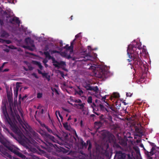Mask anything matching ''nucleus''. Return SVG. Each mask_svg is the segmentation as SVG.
<instances>
[{
    "label": "nucleus",
    "mask_w": 159,
    "mask_h": 159,
    "mask_svg": "<svg viewBox=\"0 0 159 159\" xmlns=\"http://www.w3.org/2000/svg\"><path fill=\"white\" fill-rule=\"evenodd\" d=\"M77 93L80 95H82L83 94V92L81 90H79V91H77Z\"/></svg>",
    "instance_id": "e433bc0d"
},
{
    "label": "nucleus",
    "mask_w": 159,
    "mask_h": 159,
    "mask_svg": "<svg viewBox=\"0 0 159 159\" xmlns=\"http://www.w3.org/2000/svg\"><path fill=\"white\" fill-rule=\"evenodd\" d=\"M52 60L53 65L56 67H64V66L66 65V64L65 62L62 61L59 62H58L55 60L54 57Z\"/></svg>",
    "instance_id": "20e7f679"
},
{
    "label": "nucleus",
    "mask_w": 159,
    "mask_h": 159,
    "mask_svg": "<svg viewBox=\"0 0 159 159\" xmlns=\"http://www.w3.org/2000/svg\"><path fill=\"white\" fill-rule=\"evenodd\" d=\"M91 107L93 109V112L97 115L99 116L100 114V113L99 111V107L98 104L96 105L94 102L91 105Z\"/></svg>",
    "instance_id": "423d86ee"
},
{
    "label": "nucleus",
    "mask_w": 159,
    "mask_h": 159,
    "mask_svg": "<svg viewBox=\"0 0 159 159\" xmlns=\"http://www.w3.org/2000/svg\"><path fill=\"white\" fill-rule=\"evenodd\" d=\"M38 66V67L40 69V70H42L43 69V66L41 65V63L40 62L38 64V65H37Z\"/></svg>",
    "instance_id": "09e8293b"
},
{
    "label": "nucleus",
    "mask_w": 159,
    "mask_h": 159,
    "mask_svg": "<svg viewBox=\"0 0 159 159\" xmlns=\"http://www.w3.org/2000/svg\"><path fill=\"white\" fill-rule=\"evenodd\" d=\"M37 148L39 150V154H43L45 153V152L43 150H42L39 148Z\"/></svg>",
    "instance_id": "ea45409f"
},
{
    "label": "nucleus",
    "mask_w": 159,
    "mask_h": 159,
    "mask_svg": "<svg viewBox=\"0 0 159 159\" xmlns=\"http://www.w3.org/2000/svg\"><path fill=\"white\" fill-rule=\"evenodd\" d=\"M52 52L53 53H59V52L58 51H57L56 50H53L52 51Z\"/></svg>",
    "instance_id": "864d4df0"
},
{
    "label": "nucleus",
    "mask_w": 159,
    "mask_h": 159,
    "mask_svg": "<svg viewBox=\"0 0 159 159\" xmlns=\"http://www.w3.org/2000/svg\"><path fill=\"white\" fill-rule=\"evenodd\" d=\"M24 125H25V127L26 129H29L30 128V127L28 125V124H26V123L24 124H24H23L22 125H21V126L24 129H25V127L24 126Z\"/></svg>",
    "instance_id": "72a5a7b5"
},
{
    "label": "nucleus",
    "mask_w": 159,
    "mask_h": 159,
    "mask_svg": "<svg viewBox=\"0 0 159 159\" xmlns=\"http://www.w3.org/2000/svg\"><path fill=\"white\" fill-rule=\"evenodd\" d=\"M137 48L138 50H139L141 48V45L137 43L135 46L132 44L129 45L127 48V53L130 60L128 59L129 62L133 61V65L130 63L131 69L134 66L135 67H140L143 64V62L139 57V51H137Z\"/></svg>",
    "instance_id": "f257e3e1"
},
{
    "label": "nucleus",
    "mask_w": 159,
    "mask_h": 159,
    "mask_svg": "<svg viewBox=\"0 0 159 159\" xmlns=\"http://www.w3.org/2000/svg\"><path fill=\"white\" fill-rule=\"evenodd\" d=\"M132 95V94L130 93H126V95L127 97H130Z\"/></svg>",
    "instance_id": "13d9d810"
},
{
    "label": "nucleus",
    "mask_w": 159,
    "mask_h": 159,
    "mask_svg": "<svg viewBox=\"0 0 159 159\" xmlns=\"http://www.w3.org/2000/svg\"><path fill=\"white\" fill-rule=\"evenodd\" d=\"M3 25H4V22H3V21L2 20L0 19V26H2Z\"/></svg>",
    "instance_id": "3c124183"
},
{
    "label": "nucleus",
    "mask_w": 159,
    "mask_h": 159,
    "mask_svg": "<svg viewBox=\"0 0 159 159\" xmlns=\"http://www.w3.org/2000/svg\"><path fill=\"white\" fill-rule=\"evenodd\" d=\"M74 133H75V137L78 139H79V137H78V136L77 133H76V131L75 130L74 131Z\"/></svg>",
    "instance_id": "052dcab7"
},
{
    "label": "nucleus",
    "mask_w": 159,
    "mask_h": 159,
    "mask_svg": "<svg viewBox=\"0 0 159 159\" xmlns=\"http://www.w3.org/2000/svg\"><path fill=\"white\" fill-rule=\"evenodd\" d=\"M48 62V60L45 59L43 61V62L44 64L47 63Z\"/></svg>",
    "instance_id": "4d7b16f0"
},
{
    "label": "nucleus",
    "mask_w": 159,
    "mask_h": 159,
    "mask_svg": "<svg viewBox=\"0 0 159 159\" xmlns=\"http://www.w3.org/2000/svg\"><path fill=\"white\" fill-rule=\"evenodd\" d=\"M88 145V150L89 153L91 154V148H92V144L90 142V140H89V143Z\"/></svg>",
    "instance_id": "b1692460"
},
{
    "label": "nucleus",
    "mask_w": 159,
    "mask_h": 159,
    "mask_svg": "<svg viewBox=\"0 0 159 159\" xmlns=\"http://www.w3.org/2000/svg\"><path fill=\"white\" fill-rule=\"evenodd\" d=\"M80 36V34L79 33V34H77L76 35H75V38H79Z\"/></svg>",
    "instance_id": "69168bd1"
},
{
    "label": "nucleus",
    "mask_w": 159,
    "mask_h": 159,
    "mask_svg": "<svg viewBox=\"0 0 159 159\" xmlns=\"http://www.w3.org/2000/svg\"><path fill=\"white\" fill-rule=\"evenodd\" d=\"M43 127L45 128L50 133L52 134L53 135H55L56 134V133L54 131V129L52 128V129H50V128L48 127L47 125H46L45 124H43L42 126Z\"/></svg>",
    "instance_id": "ddd939ff"
},
{
    "label": "nucleus",
    "mask_w": 159,
    "mask_h": 159,
    "mask_svg": "<svg viewBox=\"0 0 159 159\" xmlns=\"http://www.w3.org/2000/svg\"><path fill=\"white\" fill-rule=\"evenodd\" d=\"M2 111L4 116L6 120L11 126V128L13 131L16 134L20 135L21 133V131L16 125L11 120L9 117L7 111L6 107L4 106L2 108Z\"/></svg>",
    "instance_id": "f03ea898"
},
{
    "label": "nucleus",
    "mask_w": 159,
    "mask_h": 159,
    "mask_svg": "<svg viewBox=\"0 0 159 159\" xmlns=\"http://www.w3.org/2000/svg\"><path fill=\"white\" fill-rule=\"evenodd\" d=\"M10 22L12 24H17L19 25L20 24V20L19 18L16 16L14 17L13 18H11L9 20Z\"/></svg>",
    "instance_id": "9b49d317"
},
{
    "label": "nucleus",
    "mask_w": 159,
    "mask_h": 159,
    "mask_svg": "<svg viewBox=\"0 0 159 159\" xmlns=\"http://www.w3.org/2000/svg\"><path fill=\"white\" fill-rule=\"evenodd\" d=\"M80 144H81V146L82 145H83V144L84 143V141L82 139H80Z\"/></svg>",
    "instance_id": "680f3d73"
},
{
    "label": "nucleus",
    "mask_w": 159,
    "mask_h": 159,
    "mask_svg": "<svg viewBox=\"0 0 159 159\" xmlns=\"http://www.w3.org/2000/svg\"><path fill=\"white\" fill-rule=\"evenodd\" d=\"M43 54L45 55L46 57L48 58L49 60L52 59V60L53 58H54L53 57L50 56L49 52L48 51L44 52Z\"/></svg>",
    "instance_id": "6ab92c4d"
},
{
    "label": "nucleus",
    "mask_w": 159,
    "mask_h": 159,
    "mask_svg": "<svg viewBox=\"0 0 159 159\" xmlns=\"http://www.w3.org/2000/svg\"><path fill=\"white\" fill-rule=\"evenodd\" d=\"M13 106V102H10L9 103V109L11 112H12V107Z\"/></svg>",
    "instance_id": "7c9ffc66"
},
{
    "label": "nucleus",
    "mask_w": 159,
    "mask_h": 159,
    "mask_svg": "<svg viewBox=\"0 0 159 159\" xmlns=\"http://www.w3.org/2000/svg\"><path fill=\"white\" fill-rule=\"evenodd\" d=\"M118 142L120 143V144L122 145L123 146H125L126 145V143L124 141V140L123 139L121 140H118Z\"/></svg>",
    "instance_id": "a878e982"
},
{
    "label": "nucleus",
    "mask_w": 159,
    "mask_h": 159,
    "mask_svg": "<svg viewBox=\"0 0 159 159\" xmlns=\"http://www.w3.org/2000/svg\"><path fill=\"white\" fill-rule=\"evenodd\" d=\"M74 102L75 103H81L82 102V101L80 99H75L74 101Z\"/></svg>",
    "instance_id": "37998d69"
},
{
    "label": "nucleus",
    "mask_w": 159,
    "mask_h": 159,
    "mask_svg": "<svg viewBox=\"0 0 159 159\" xmlns=\"http://www.w3.org/2000/svg\"><path fill=\"white\" fill-rule=\"evenodd\" d=\"M144 153L146 156L147 159H152V157H151L152 155H150L149 154L148 151L145 150L144 148Z\"/></svg>",
    "instance_id": "5701e85b"
},
{
    "label": "nucleus",
    "mask_w": 159,
    "mask_h": 159,
    "mask_svg": "<svg viewBox=\"0 0 159 159\" xmlns=\"http://www.w3.org/2000/svg\"><path fill=\"white\" fill-rule=\"evenodd\" d=\"M0 142L11 152L22 159L25 158V155L15 149L13 146L11 144L10 142L0 136Z\"/></svg>",
    "instance_id": "7ed1b4c3"
},
{
    "label": "nucleus",
    "mask_w": 159,
    "mask_h": 159,
    "mask_svg": "<svg viewBox=\"0 0 159 159\" xmlns=\"http://www.w3.org/2000/svg\"><path fill=\"white\" fill-rule=\"evenodd\" d=\"M11 41L9 40H5L2 39V43H6L7 44H9L11 43Z\"/></svg>",
    "instance_id": "cd10ccee"
},
{
    "label": "nucleus",
    "mask_w": 159,
    "mask_h": 159,
    "mask_svg": "<svg viewBox=\"0 0 159 159\" xmlns=\"http://www.w3.org/2000/svg\"><path fill=\"white\" fill-rule=\"evenodd\" d=\"M92 89L90 91H93L95 92H97L98 90V89L97 86L95 87H91Z\"/></svg>",
    "instance_id": "c756f323"
},
{
    "label": "nucleus",
    "mask_w": 159,
    "mask_h": 159,
    "mask_svg": "<svg viewBox=\"0 0 159 159\" xmlns=\"http://www.w3.org/2000/svg\"><path fill=\"white\" fill-rule=\"evenodd\" d=\"M101 72L100 73V75L99 76V77H102L104 74V72L103 70H102L101 69Z\"/></svg>",
    "instance_id": "c03bdc74"
},
{
    "label": "nucleus",
    "mask_w": 159,
    "mask_h": 159,
    "mask_svg": "<svg viewBox=\"0 0 159 159\" xmlns=\"http://www.w3.org/2000/svg\"><path fill=\"white\" fill-rule=\"evenodd\" d=\"M150 145L152 147V148L151 149V151L149 152H148L149 154L150 155H153L156 152V150L157 149L159 150V147H156L155 144L154 143L149 142Z\"/></svg>",
    "instance_id": "39448f33"
},
{
    "label": "nucleus",
    "mask_w": 159,
    "mask_h": 159,
    "mask_svg": "<svg viewBox=\"0 0 159 159\" xmlns=\"http://www.w3.org/2000/svg\"><path fill=\"white\" fill-rule=\"evenodd\" d=\"M66 49L68 50H70V52H73V48L70 46L68 47Z\"/></svg>",
    "instance_id": "473e14b6"
},
{
    "label": "nucleus",
    "mask_w": 159,
    "mask_h": 159,
    "mask_svg": "<svg viewBox=\"0 0 159 159\" xmlns=\"http://www.w3.org/2000/svg\"><path fill=\"white\" fill-rule=\"evenodd\" d=\"M109 106V108L113 111H114V112H116V109L115 108H113V107H112V106Z\"/></svg>",
    "instance_id": "49530a36"
},
{
    "label": "nucleus",
    "mask_w": 159,
    "mask_h": 159,
    "mask_svg": "<svg viewBox=\"0 0 159 159\" xmlns=\"http://www.w3.org/2000/svg\"><path fill=\"white\" fill-rule=\"evenodd\" d=\"M99 107L100 108V110L102 111H106L107 112L109 111V110L108 109L105 108L103 105L101 103H99Z\"/></svg>",
    "instance_id": "a211bd4d"
},
{
    "label": "nucleus",
    "mask_w": 159,
    "mask_h": 159,
    "mask_svg": "<svg viewBox=\"0 0 159 159\" xmlns=\"http://www.w3.org/2000/svg\"><path fill=\"white\" fill-rule=\"evenodd\" d=\"M116 154L118 155L119 159H125L126 157V154L125 153H123L121 151L116 152ZM128 157L130 158V156L129 155H128Z\"/></svg>",
    "instance_id": "9d476101"
},
{
    "label": "nucleus",
    "mask_w": 159,
    "mask_h": 159,
    "mask_svg": "<svg viewBox=\"0 0 159 159\" xmlns=\"http://www.w3.org/2000/svg\"><path fill=\"white\" fill-rule=\"evenodd\" d=\"M2 153L5 156L9 158V159H11L12 158L11 156L6 152H2Z\"/></svg>",
    "instance_id": "c85d7f7f"
},
{
    "label": "nucleus",
    "mask_w": 159,
    "mask_h": 159,
    "mask_svg": "<svg viewBox=\"0 0 159 159\" xmlns=\"http://www.w3.org/2000/svg\"><path fill=\"white\" fill-rule=\"evenodd\" d=\"M118 143H119L118 140H115L114 141L113 144L114 147L116 148H121V147Z\"/></svg>",
    "instance_id": "4be33fe9"
},
{
    "label": "nucleus",
    "mask_w": 159,
    "mask_h": 159,
    "mask_svg": "<svg viewBox=\"0 0 159 159\" xmlns=\"http://www.w3.org/2000/svg\"><path fill=\"white\" fill-rule=\"evenodd\" d=\"M89 140H87L86 143L84 142V143L82 145V146L83 148H87V147L88 146V144H89Z\"/></svg>",
    "instance_id": "bb28decb"
},
{
    "label": "nucleus",
    "mask_w": 159,
    "mask_h": 159,
    "mask_svg": "<svg viewBox=\"0 0 159 159\" xmlns=\"http://www.w3.org/2000/svg\"><path fill=\"white\" fill-rule=\"evenodd\" d=\"M7 95L9 103H10V102H13L12 99L11 98V96L9 95V93H7Z\"/></svg>",
    "instance_id": "2f4dec72"
},
{
    "label": "nucleus",
    "mask_w": 159,
    "mask_h": 159,
    "mask_svg": "<svg viewBox=\"0 0 159 159\" xmlns=\"http://www.w3.org/2000/svg\"><path fill=\"white\" fill-rule=\"evenodd\" d=\"M113 96L115 98H118L119 97V94L116 93H114L113 94Z\"/></svg>",
    "instance_id": "a19ab883"
},
{
    "label": "nucleus",
    "mask_w": 159,
    "mask_h": 159,
    "mask_svg": "<svg viewBox=\"0 0 159 159\" xmlns=\"http://www.w3.org/2000/svg\"><path fill=\"white\" fill-rule=\"evenodd\" d=\"M38 66V67L40 69V70H42L43 69V66L41 65V63L40 62L38 64V65H37Z\"/></svg>",
    "instance_id": "de8ad7c7"
},
{
    "label": "nucleus",
    "mask_w": 159,
    "mask_h": 159,
    "mask_svg": "<svg viewBox=\"0 0 159 159\" xmlns=\"http://www.w3.org/2000/svg\"><path fill=\"white\" fill-rule=\"evenodd\" d=\"M41 134L46 140L49 139L51 140L54 141L55 139V138L53 136L49 134L46 132H43Z\"/></svg>",
    "instance_id": "1a4fd4ad"
},
{
    "label": "nucleus",
    "mask_w": 159,
    "mask_h": 159,
    "mask_svg": "<svg viewBox=\"0 0 159 159\" xmlns=\"http://www.w3.org/2000/svg\"><path fill=\"white\" fill-rule=\"evenodd\" d=\"M63 125L64 127L66 129H67L68 128V123L67 122H65L63 124Z\"/></svg>",
    "instance_id": "58836bf2"
},
{
    "label": "nucleus",
    "mask_w": 159,
    "mask_h": 159,
    "mask_svg": "<svg viewBox=\"0 0 159 159\" xmlns=\"http://www.w3.org/2000/svg\"><path fill=\"white\" fill-rule=\"evenodd\" d=\"M102 101H104L105 103H106L108 106H109V105L107 101H105V100H106V96L102 97Z\"/></svg>",
    "instance_id": "c9c22d12"
},
{
    "label": "nucleus",
    "mask_w": 159,
    "mask_h": 159,
    "mask_svg": "<svg viewBox=\"0 0 159 159\" xmlns=\"http://www.w3.org/2000/svg\"><path fill=\"white\" fill-rule=\"evenodd\" d=\"M134 149L136 152V155L134 159H142L139 148L138 147H135L134 148Z\"/></svg>",
    "instance_id": "f8f14e48"
},
{
    "label": "nucleus",
    "mask_w": 159,
    "mask_h": 159,
    "mask_svg": "<svg viewBox=\"0 0 159 159\" xmlns=\"http://www.w3.org/2000/svg\"><path fill=\"white\" fill-rule=\"evenodd\" d=\"M87 102L89 103H92V97L91 96H89L87 99Z\"/></svg>",
    "instance_id": "f704fd0d"
},
{
    "label": "nucleus",
    "mask_w": 159,
    "mask_h": 159,
    "mask_svg": "<svg viewBox=\"0 0 159 159\" xmlns=\"http://www.w3.org/2000/svg\"><path fill=\"white\" fill-rule=\"evenodd\" d=\"M26 48L28 49L31 50V51H33V49L31 47H30V46H27L26 47Z\"/></svg>",
    "instance_id": "bf43d9fd"
},
{
    "label": "nucleus",
    "mask_w": 159,
    "mask_h": 159,
    "mask_svg": "<svg viewBox=\"0 0 159 159\" xmlns=\"http://www.w3.org/2000/svg\"><path fill=\"white\" fill-rule=\"evenodd\" d=\"M38 73L42 75L43 73L39 69L38 70Z\"/></svg>",
    "instance_id": "338daca9"
},
{
    "label": "nucleus",
    "mask_w": 159,
    "mask_h": 159,
    "mask_svg": "<svg viewBox=\"0 0 159 159\" xmlns=\"http://www.w3.org/2000/svg\"><path fill=\"white\" fill-rule=\"evenodd\" d=\"M28 68L29 70H32L33 69V68L31 66H28Z\"/></svg>",
    "instance_id": "6e6d98bb"
},
{
    "label": "nucleus",
    "mask_w": 159,
    "mask_h": 159,
    "mask_svg": "<svg viewBox=\"0 0 159 159\" xmlns=\"http://www.w3.org/2000/svg\"><path fill=\"white\" fill-rule=\"evenodd\" d=\"M83 86L87 90H90L92 89L91 88L92 86H90L89 84L84 83L83 84Z\"/></svg>",
    "instance_id": "aec40b11"
},
{
    "label": "nucleus",
    "mask_w": 159,
    "mask_h": 159,
    "mask_svg": "<svg viewBox=\"0 0 159 159\" xmlns=\"http://www.w3.org/2000/svg\"><path fill=\"white\" fill-rule=\"evenodd\" d=\"M85 105V103H83L81 104H74V106L75 107H76L78 109L82 110L84 109Z\"/></svg>",
    "instance_id": "dca6fc26"
},
{
    "label": "nucleus",
    "mask_w": 159,
    "mask_h": 159,
    "mask_svg": "<svg viewBox=\"0 0 159 159\" xmlns=\"http://www.w3.org/2000/svg\"><path fill=\"white\" fill-rule=\"evenodd\" d=\"M102 135L104 138H109L111 140H113V135L108 131L106 130L102 131Z\"/></svg>",
    "instance_id": "0eeeda50"
},
{
    "label": "nucleus",
    "mask_w": 159,
    "mask_h": 159,
    "mask_svg": "<svg viewBox=\"0 0 159 159\" xmlns=\"http://www.w3.org/2000/svg\"><path fill=\"white\" fill-rule=\"evenodd\" d=\"M32 150L34 152H37V150L35 148H32Z\"/></svg>",
    "instance_id": "0e129e2a"
},
{
    "label": "nucleus",
    "mask_w": 159,
    "mask_h": 159,
    "mask_svg": "<svg viewBox=\"0 0 159 159\" xmlns=\"http://www.w3.org/2000/svg\"><path fill=\"white\" fill-rule=\"evenodd\" d=\"M16 118L17 120L19 122L21 125H22L23 124H24V122L21 119L20 116L19 115H18L16 116Z\"/></svg>",
    "instance_id": "393cba45"
},
{
    "label": "nucleus",
    "mask_w": 159,
    "mask_h": 159,
    "mask_svg": "<svg viewBox=\"0 0 159 159\" xmlns=\"http://www.w3.org/2000/svg\"><path fill=\"white\" fill-rule=\"evenodd\" d=\"M42 75L43 77H45L48 80V81L50 80V79L49 78H48L47 77L48 74L47 73H43L42 74Z\"/></svg>",
    "instance_id": "4c0bfd02"
},
{
    "label": "nucleus",
    "mask_w": 159,
    "mask_h": 159,
    "mask_svg": "<svg viewBox=\"0 0 159 159\" xmlns=\"http://www.w3.org/2000/svg\"><path fill=\"white\" fill-rule=\"evenodd\" d=\"M97 55L95 54L93 55H91L90 54H87L84 57V59L83 60L84 61H93L96 57Z\"/></svg>",
    "instance_id": "6e6552de"
},
{
    "label": "nucleus",
    "mask_w": 159,
    "mask_h": 159,
    "mask_svg": "<svg viewBox=\"0 0 159 159\" xmlns=\"http://www.w3.org/2000/svg\"><path fill=\"white\" fill-rule=\"evenodd\" d=\"M104 117V115L102 114H101L100 116H99V119L101 120H102L103 119V117Z\"/></svg>",
    "instance_id": "e2e57ef3"
},
{
    "label": "nucleus",
    "mask_w": 159,
    "mask_h": 159,
    "mask_svg": "<svg viewBox=\"0 0 159 159\" xmlns=\"http://www.w3.org/2000/svg\"><path fill=\"white\" fill-rule=\"evenodd\" d=\"M46 143H43L45 146L41 145V147L43 148L46 149L50 148V147L53 146V144L52 143L46 141Z\"/></svg>",
    "instance_id": "4468645a"
},
{
    "label": "nucleus",
    "mask_w": 159,
    "mask_h": 159,
    "mask_svg": "<svg viewBox=\"0 0 159 159\" xmlns=\"http://www.w3.org/2000/svg\"><path fill=\"white\" fill-rule=\"evenodd\" d=\"M95 127L97 129H99L102 125V123L100 121H96L94 122Z\"/></svg>",
    "instance_id": "f3484780"
},
{
    "label": "nucleus",
    "mask_w": 159,
    "mask_h": 159,
    "mask_svg": "<svg viewBox=\"0 0 159 159\" xmlns=\"http://www.w3.org/2000/svg\"><path fill=\"white\" fill-rule=\"evenodd\" d=\"M95 102L96 103H98V102H101V101L100 100H98L97 99H96L95 101Z\"/></svg>",
    "instance_id": "774afa93"
},
{
    "label": "nucleus",
    "mask_w": 159,
    "mask_h": 159,
    "mask_svg": "<svg viewBox=\"0 0 159 159\" xmlns=\"http://www.w3.org/2000/svg\"><path fill=\"white\" fill-rule=\"evenodd\" d=\"M75 39H74L73 40V41L71 42L70 43V46H71V47H72L73 48V45H74V41H75Z\"/></svg>",
    "instance_id": "5fc2aeb1"
},
{
    "label": "nucleus",
    "mask_w": 159,
    "mask_h": 159,
    "mask_svg": "<svg viewBox=\"0 0 159 159\" xmlns=\"http://www.w3.org/2000/svg\"><path fill=\"white\" fill-rule=\"evenodd\" d=\"M43 94L42 93H39L37 94V98H42Z\"/></svg>",
    "instance_id": "79ce46f5"
},
{
    "label": "nucleus",
    "mask_w": 159,
    "mask_h": 159,
    "mask_svg": "<svg viewBox=\"0 0 159 159\" xmlns=\"http://www.w3.org/2000/svg\"><path fill=\"white\" fill-rule=\"evenodd\" d=\"M32 62L33 64L37 66L40 62L37 61H33Z\"/></svg>",
    "instance_id": "a18cd8bd"
},
{
    "label": "nucleus",
    "mask_w": 159,
    "mask_h": 159,
    "mask_svg": "<svg viewBox=\"0 0 159 159\" xmlns=\"http://www.w3.org/2000/svg\"><path fill=\"white\" fill-rule=\"evenodd\" d=\"M32 75L34 76L36 78L38 79L39 78L36 74L34 73H33L32 74Z\"/></svg>",
    "instance_id": "603ef678"
},
{
    "label": "nucleus",
    "mask_w": 159,
    "mask_h": 159,
    "mask_svg": "<svg viewBox=\"0 0 159 159\" xmlns=\"http://www.w3.org/2000/svg\"><path fill=\"white\" fill-rule=\"evenodd\" d=\"M20 86L19 85H16V88H15L14 90V95L15 97H17L18 94V92Z\"/></svg>",
    "instance_id": "412c9836"
},
{
    "label": "nucleus",
    "mask_w": 159,
    "mask_h": 159,
    "mask_svg": "<svg viewBox=\"0 0 159 159\" xmlns=\"http://www.w3.org/2000/svg\"><path fill=\"white\" fill-rule=\"evenodd\" d=\"M9 36V34L4 30H2L0 32V36L1 37L7 38Z\"/></svg>",
    "instance_id": "2eb2a0df"
},
{
    "label": "nucleus",
    "mask_w": 159,
    "mask_h": 159,
    "mask_svg": "<svg viewBox=\"0 0 159 159\" xmlns=\"http://www.w3.org/2000/svg\"><path fill=\"white\" fill-rule=\"evenodd\" d=\"M61 148H62L61 150L64 153H67L68 152V150H67L64 148L62 147H61Z\"/></svg>",
    "instance_id": "8fccbe9b"
}]
</instances>
